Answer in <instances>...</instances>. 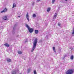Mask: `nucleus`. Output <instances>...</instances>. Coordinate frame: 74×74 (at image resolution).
<instances>
[{"mask_svg": "<svg viewBox=\"0 0 74 74\" xmlns=\"http://www.w3.org/2000/svg\"><path fill=\"white\" fill-rule=\"evenodd\" d=\"M37 38H36L35 39V40L33 42V47L32 48V49L31 51L32 52H33V51H34V49L36 48V46L37 45Z\"/></svg>", "mask_w": 74, "mask_h": 74, "instance_id": "nucleus-1", "label": "nucleus"}, {"mask_svg": "<svg viewBox=\"0 0 74 74\" xmlns=\"http://www.w3.org/2000/svg\"><path fill=\"white\" fill-rule=\"evenodd\" d=\"M26 27H27V28L28 29L29 32L30 33H32L33 32V28H30L29 26L26 24H25Z\"/></svg>", "mask_w": 74, "mask_h": 74, "instance_id": "nucleus-2", "label": "nucleus"}, {"mask_svg": "<svg viewBox=\"0 0 74 74\" xmlns=\"http://www.w3.org/2000/svg\"><path fill=\"white\" fill-rule=\"evenodd\" d=\"M73 69H69L66 72V74H72L73 73Z\"/></svg>", "mask_w": 74, "mask_h": 74, "instance_id": "nucleus-3", "label": "nucleus"}, {"mask_svg": "<svg viewBox=\"0 0 74 74\" xmlns=\"http://www.w3.org/2000/svg\"><path fill=\"white\" fill-rule=\"evenodd\" d=\"M7 8H5L1 12V13H3V12H5L7 11Z\"/></svg>", "mask_w": 74, "mask_h": 74, "instance_id": "nucleus-4", "label": "nucleus"}, {"mask_svg": "<svg viewBox=\"0 0 74 74\" xmlns=\"http://www.w3.org/2000/svg\"><path fill=\"white\" fill-rule=\"evenodd\" d=\"M28 13H27L26 14V17L27 19V20L29 22V15H28Z\"/></svg>", "mask_w": 74, "mask_h": 74, "instance_id": "nucleus-5", "label": "nucleus"}, {"mask_svg": "<svg viewBox=\"0 0 74 74\" xmlns=\"http://www.w3.org/2000/svg\"><path fill=\"white\" fill-rule=\"evenodd\" d=\"M16 24L15 25H14V26L13 29V34H14L15 33V32H14V31L15 30V27L16 26Z\"/></svg>", "mask_w": 74, "mask_h": 74, "instance_id": "nucleus-6", "label": "nucleus"}, {"mask_svg": "<svg viewBox=\"0 0 74 74\" xmlns=\"http://www.w3.org/2000/svg\"><path fill=\"white\" fill-rule=\"evenodd\" d=\"M2 18L4 20H7V16H4Z\"/></svg>", "mask_w": 74, "mask_h": 74, "instance_id": "nucleus-7", "label": "nucleus"}, {"mask_svg": "<svg viewBox=\"0 0 74 74\" xmlns=\"http://www.w3.org/2000/svg\"><path fill=\"white\" fill-rule=\"evenodd\" d=\"M7 60L8 62H10L11 61V60L8 58H7Z\"/></svg>", "mask_w": 74, "mask_h": 74, "instance_id": "nucleus-8", "label": "nucleus"}, {"mask_svg": "<svg viewBox=\"0 0 74 74\" xmlns=\"http://www.w3.org/2000/svg\"><path fill=\"white\" fill-rule=\"evenodd\" d=\"M73 32H72V36H74V28L72 30Z\"/></svg>", "mask_w": 74, "mask_h": 74, "instance_id": "nucleus-9", "label": "nucleus"}, {"mask_svg": "<svg viewBox=\"0 0 74 74\" xmlns=\"http://www.w3.org/2000/svg\"><path fill=\"white\" fill-rule=\"evenodd\" d=\"M56 13H55L53 17V19H56Z\"/></svg>", "mask_w": 74, "mask_h": 74, "instance_id": "nucleus-10", "label": "nucleus"}, {"mask_svg": "<svg viewBox=\"0 0 74 74\" xmlns=\"http://www.w3.org/2000/svg\"><path fill=\"white\" fill-rule=\"evenodd\" d=\"M4 45L5 46V47H10V45H9L8 43H5V44H4Z\"/></svg>", "mask_w": 74, "mask_h": 74, "instance_id": "nucleus-11", "label": "nucleus"}, {"mask_svg": "<svg viewBox=\"0 0 74 74\" xmlns=\"http://www.w3.org/2000/svg\"><path fill=\"white\" fill-rule=\"evenodd\" d=\"M16 71H13L12 73V74H16Z\"/></svg>", "mask_w": 74, "mask_h": 74, "instance_id": "nucleus-12", "label": "nucleus"}, {"mask_svg": "<svg viewBox=\"0 0 74 74\" xmlns=\"http://www.w3.org/2000/svg\"><path fill=\"white\" fill-rule=\"evenodd\" d=\"M53 49L54 51V52L55 53H56V49H55V47H53Z\"/></svg>", "mask_w": 74, "mask_h": 74, "instance_id": "nucleus-13", "label": "nucleus"}, {"mask_svg": "<svg viewBox=\"0 0 74 74\" xmlns=\"http://www.w3.org/2000/svg\"><path fill=\"white\" fill-rule=\"evenodd\" d=\"M16 4L14 3H13V5L12 8H14V7H16Z\"/></svg>", "mask_w": 74, "mask_h": 74, "instance_id": "nucleus-14", "label": "nucleus"}, {"mask_svg": "<svg viewBox=\"0 0 74 74\" xmlns=\"http://www.w3.org/2000/svg\"><path fill=\"white\" fill-rule=\"evenodd\" d=\"M35 34H38V30H35Z\"/></svg>", "mask_w": 74, "mask_h": 74, "instance_id": "nucleus-15", "label": "nucleus"}, {"mask_svg": "<svg viewBox=\"0 0 74 74\" xmlns=\"http://www.w3.org/2000/svg\"><path fill=\"white\" fill-rule=\"evenodd\" d=\"M56 1V0H52V4H53L55 3V1Z\"/></svg>", "mask_w": 74, "mask_h": 74, "instance_id": "nucleus-16", "label": "nucleus"}, {"mask_svg": "<svg viewBox=\"0 0 74 74\" xmlns=\"http://www.w3.org/2000/svg\"><path fill=\"white\" fill-rule=\"evenodd\" d=\"M51 10V8H49L47 10V12H49Z\"/></svg>", "mask_w": 74, "mask_h": 74, "instance_id": "nucleus-17", "label": "nucleus"}, {"mask_svg": "<svg viewBox=\"0 0 74 74\" xmlns=\"http://www.w3.org/2000/svg\"><path fill=\"white\" fill-rule=\"evenodd\" d=\"M71 60H73V59H74V56H71Z\"/></svg>", "mask_w": 74, "mask_h": 74, "instance_id": "nucleus-18", "label": "nucleus"}, {"mask_svg": "<svg viewBox=\"0 0 74 74\" xmlns=\"http://www.w3.org/2000/svg\"><path fill=\"white\" fill-rule=\"evenodd\" d=\"M18 54H22V52L21 51H18Z\"/></svg>", "mask_w": 74, "mask_h": 74, "instance_id": "nucleus-19", "label": "nucleus"}, {"mask_svg": "<svg viewBox=\"0 0 74 74\" xmlns=\"http://www.w3.org/2000/svg\"><path fill=\"white\" fill-rule=\"evenodd\" d=\"M34 74H37V72H36V70H34Z\"/></svg>", "mask_w": 74, "mask_h": 74, "instance_id": "nucleus-20", "label": "nucleus"}, {"mask_svg": "<svg viewBox=\"0 0 74 74\" xmlns=\"http://www.w3.org/2000/svg\"><path fill=\"white\" fill-rule=\"evenodd\" d=\"M36 16V14H34L33 15V17H34V18H35Z\"/></svg>", "mask_w": 74, "mask_h": 74, "instance_id": "nucleus-21", "label": "nucleus"}, {"mask_svg": "<svg viewBox=\"0 0 74 74\" xmlns=\"http://www.w3.org/2000/svg\"><path fill=\"white\" fill-rule=\"evenodd\" d=\"M58 26H61V24H60V23H58Z\"/></svg>", "mask_w": 74, "mask_h": 74, "instance_id": "nucleus-22", "label": "nucleus"}, {"mask_svg": "<svg viewBox=\"0 0 74 74\" xmlns=\"http://www.w3.org/2000/svg\"><path fill=\"white\" fill-rule=\"evenodd\" d=\"M28 73H30V69L28 70Z\"/></svg>", "mask_w": 74, "mask_h": 74, "instance_id": "nucleus-23", "label": "nucleus"}, {"mask_svg": "<svg viewBox=\"0 0 74 74\" xmlns=\"http://www.w3.org/2000/svg\"><path fill=\"white\" fill-rule=\"evenodd\" d=\"M59 53H60V52H62L61 50H60V49L59 50Z\"/></svg>", "mask_w": 74, "mask_h": 74, "instance_id": "nucleus-24", "label": "nucleus"}, {"mask_svg": "<svg viewBox=\"0 0 74 74\" xmlns=\"http://www.w3.org/2000/svg\"><path fill=\"white\" fill-rule=\"evenodd\" d=\"M32 5H33V6L34 5V2L32 3Z\"/></svg>", "mask_w": 74, "mask_h": 74, "instance_id": "nucleus-25", "label": "nucleus"}, {"mask_svg": "<svg viewBox=\"0 0 74 74\" xmlns=\"http://www.w3.org/2000/svg\"><path fill=\"white\" fill-rule=\"evenodd\" d=\"M65 58V57H64V58H63V59H64Z\"/></svg>", "mask_w": 74, "mask_h": 74, "instance_id": "nucleus-26", "label": "nucleus"}, {"mask_svg": "<svg viewBox=\"0 0 74 74\" xmlns=\"http://www.w3.org/2000/svg\"><path fill=\"white\" fill-rule=\"evenodd\" d=\"M18 17L19 18H20V16H18Z\"/></svg>", "mask_w": 74, "mask_h": 74, "instance_id": "nucleus-27", "label": "nucleus"}, {"mask_svg": "<svg viewBox=\"0 0 74 74\" xmlns=\"http://www.w3.org/2000/svg\"><path fill=\"white\" fill-rule=\"evenodd\" d=\"M40 42H41V40H40Z\"/></svg>", "mask_w": 74, "mask_h": 74, "instance_id": "nucleus-28", "label": "nucleus"}, {"mask_svg": "<svg viewBox=\"0 0 74 74\" xmlns=\"http://www.w3.org/2000/svg\"><path fill=\"white\" fill-rule=\"evenodd\" d=\"M17 71H19V70H18Z\"/></svg>", "mask_w": 74, "mask_h": 74, "instance_id": "nucleus-29", "label": "nucleus"}, {"mask_svg": "<svg viewBox=\"0 0 74 74\" xmlns=\"http://www.w3.org/2000/svg\"><path fill=\"white\" fill-rule=\"evenodd\" d=\"M65 1H67V0H65Z\"/></svg>", "mask_w": 74, "mask_h": 74, "instance_id": "nucleus-30", "label": "nucleus"}, {"mask_svg": "<svg viewBox=\"0 0 74 74\" xmlns=\"http://www.w3.org/2000/svg\"><path fill=\"white\" fill-rule=\"evenodd\" d=\"M25 42H27V41H25Z\"/></svg>", "mask_w": 74, "mask_h": 74, "instance_id": "nucleus-31", "label": "nucleus"}, {"mask_svg": "<svg viewBox=\"0 0 74 74\" xmlns=\"http://www.w3.org/2000/svg\"><path fill=\"white\" fill-rule=\"evenodd\" d=\"M20 74H22V73H20Z\"/></svg>", "mask_w": 74, "mask_h": 74, "instance_id": "nucleus-32", "label": "nucleus"}]
</instances>
